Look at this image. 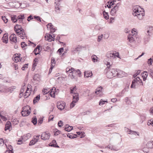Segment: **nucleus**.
I'll list each match as a JSON object with an SVG mask.
<instances>
[{"instance_id": "f257e3e1", "label": "nucleus", "mask_w": 153, "mask_h": 153, "mask_svg": "<svg viewBox=\"0 0 153 153\" xmlns=\"http://www.w3.org/2000/svg\"><path fill=\"white\" fill-rule=\"evenodd\" d=\"M133 15L134 16H137L138 18L140 20H142L144 16V13H141L140 11L139 10L138 6H135L133 8Z\"/></svg>"}, {"instance_id": "f03ea898", "label": "nucleus", "mask_w": 153, "mask_h": 153, "mask_svg": "<svg viewBox=\"0 0 153 153\" xmlns=\"http://www.w3.org/2000/svg\"><path fill=\"white\" fill-rule=\"evenodd\" d=\"M106 65L107 66V68L105 69V71H106V74L107 76L109 78H111L114 76L113 74H112V71H111L110 68H111V65L110 64V62H107Z\"/></svg>"}, {"instance_id": "7ed1b4c3", "label": "nucleus", "mask_w": 153, "mask_h": 153, "mask_svg": "<svg viewBox=\"0 0 153 153\" xmlns=\"http://www.w3.org/2000/svg\"><path fill=\"white\" fill-rule=\"evenodd\" d=\"M111 71H112V74L114 75V76L115 77L117 76L119 77H120L122 76V74L123 73V71H121L120 70L112 68L111 67V68H110Z\"/></svg>"}, {"instance_id": "20e7f679", "label": "nucleus", "mask_w": 153, "mask_h": 153, "mask_svg": "<svg viewBox=\"0 0 153 153\" xmlns=\"http://www.w3.org/2000/svg\"><path fill=\"white\" fill-rule=\"evenodd\" d=\"M30 108L27 106L23 107V110L21 111V113L23 116H26L28 115L30 113Z\"/></svg>"}, {"instance_id": "39448f33", "label": "nucleus", "mask_w": 153, "mask_h": 153, "mask_svg": "<svg viewBox=\"0 0 153 153\" xmlns=\"http://www.w3.org/2000/svg\"><path fill=\"white\" fill-rule=\"evenodd\" d=\"M138 85H143L142 81L140 78L139 77H137L132 81L131 86H135Z\"/></svg>"}, {"instance_id": "423d86ee", "label": "nucleus", "mask_w": 153, "mask_h": 153, "mask_svg": "<svg viewBox=\"0 0 153 153\" xmlns=\"http://www.w3.org/2000/svg\"><path fill=\"white\" fill-rule=\"evenodd\" d=\"M78 93H76L73 95V101L70 104V108H73L75 106V103L76 102L79 100Z\"/></svg>"}, {"instance_id": "0eeeda50", "label": "nucleus", "mask_w": 153, "mask_h": 153, "mask_svg": "<svg viewBox=\"0 0 153 153\" xmlns=\"http://www.w3.org/2000/svg\"><path fill=\"white\" fill-rule=\"evenodd\" d=\"M106 56L108 58H110L111 59H114L116 57L120 58L119 57V54L118 52L112 53L108 52L107 53Z\"/></svg>"}, {"instance_id": "6e6552de", "label": "nucleus", "mask_w": 153, "mask_h": 153, "mask_svg": "<svg viewBox=\"0 0 153 153\" xmlns=\"http://www.w3.org/2000/svg\"><path fill=\"white\" fill-rule=\"evenodd\" d=\"M13 91L11 87H0V93L10 92H12Z\"/></svg>"}, {"instance_id": "1a4fd4ad", "label": "nucleus", "mask_w": 153, "mask_h": 153, "mask_svg": "<svg viewBox=\"0 0 153 153\" xmlns=\"http://www.w3.org/2000/svg\"><path fill=\"white\" fill-rule=\"evenodd\" d=\"M82 49V47L81 46L78 45L76 46L75 48H73L71 50V53L73 54L77 52H79L81 51Z\"/></svg>"}, {"instance_id": "9d476101", "label": "nucleus", "mask_w": 153, "mask_h": 153, "mask_svg": "<svg viewBox=\"0 0 153 153\" xmlns=\"http://www.w3.org/2000/svg\"><path fill=\"white\" fill-rule=\"evenodd\" d=\"M103 88L102 87H98L96 89L95 93L99 96H101L102 95Z\"/></svg>"}, {"instance_id": "9b49d317", "label": "nucleus", "mask_w": 153, "mask_h": 153, "mask_svg": "<svg viewBox=\"0 0 153 153\" xmlns=\"http://www.w3.org/2000/svg\"><path fill=\"white\" fill-rule=\"evenodd\" d=\"M50 136L51 134L49 133H46L45 132L42 133L41 136V137L42 139L46 140L49 139Z\"/></svg>"}, {"instance_id": "f8f14e48", "label": "nucleus", "mask_w": 153, "mask_h": 153, "mask_svg": "<svg viewBox=\"0 0 153 153\" xmlns=\"http://www.w3.org/2000/svg\"><path fill=\"white\" fill-rule=\"evenodd\" d=\"M119 4H117L112 9L110 12L112 16H114L116 13V12L118 9Z\"/></svg>"}, {"instance_id": "ddd939ff", "label": "nucleus", "mask_w": 153, "mask_h": 153, "mask_svg": "<svg viewBox=\"0 0 153 153\" xmlns=\"http://www.w3.org/2000/svg\"><path fill=\"white\" fill-rule=\"evenodd\" d=\"M136 36L135 35H129L128 36V39L130 42H133L135 41V39L137 38Z\"/></svg>"}, {"instance_id": "4468645a", "label": "nucleus", "mask_w": 153, "mask_h": 153, "mask_svg": "<svg viewBox=\"0 0 153 153\" xmlns=\"http://www.w3.org/2000/svg\"><path fill=\"white\" fill-rule=\"evenodd\" d=\"M65 104L64 102H58L57 103V107L58 109L60 110L63 109L65 108Z\"/></svg>"}, {"instance_id": "2eb2a0df", "label": "nucleus", "mask_w": 153, "mask_h": 153, "mask_svg": "<svg viewBox=\"0 0 153 153\" xmlns=\"http://www.w3.org/2000/svg\"><path fill=\"white\" fill-rule=\"evenodd\" d=\"M9 38L10 41L15 43L17 42V38L15 34H12L10 36Z\"/></svg>"}, {"instance_id": "dca6fc26", "label": "nucleus", "mask_w": 153, "mask_h": 153, "mask_svg": "<svg viewBox=\"0 0 153 153\" xmlns=\"http://www.w3.org/2000/svg\"><path fill=\"white\" fill-rule=\"evenodd\" d=\"M23 29L22 28L21 25H16L14 27V30L17 34H19L20 33V31L21 30Z\"/></svg>"}, {"instance_id": "f3484780", "label": "nucleus", "mask_w": 153, "mask_h": 153, "mask_svg": "<svg viewBox=\"0 0 153 153\" xmlns=\"http://www.w3.org/2000/svg\"><path fill=\"white\" fill-rule=\"evenodd\" d=\"M18 35H20L19 36L22 39H25V37H26L24 30L23 29L21 30L20 31V33L19 34H17Z\"/></svg>"}, {"instance_id": "a211bd4d", "label": "nucleus", "mask_w": 153, "mask_h": 153, "mask_svg": "<svg viewBox=\"0 0 153 153\" xmlns=\"http://www.w3.org/2000/svg\"><path fill=\"white\" fill-rule=\"evenodd\" d=\"M18 20H19V22L20 23H23V20L24 19L25 16L24 14L23 15H20L17 17Z\"/></svg>"}, {"instance_id": "6ab92c4d", "label": "nucleus", "mask_w": 153, "mask_h": 153, "mask_svg": "<svg viewBox=\"0 0 153 153\" xmlns=\"http://www.w3.org/2000/svg\"><path fill=\"white\" fill-rule=\"evenodd\" d=\"M45 39L49 42H51L52 41H53L54 39V38H53L52 37V36L50 34H49L48 36L47 35V37L45 36Z\"/></svg>"}, {"instance_id": "aec40b11", "label": "nucleus", "mask_w": 153, "mask_h": 153, "mask_svg": "<svg viewBox=\"0 0 153 153\" xmlns=\"http://www.w3.org/2000/svg\"><path fill=\"white\" fill-rule=\"evenodd\" d=\"M84 73V76L88 78L89 77H91L92 75V72L90 71H85Z\"/></svg>"}, {"instance_id": "412c9836", "label": "nucleus", "mask_w": 153, "mask_h": 153, "mask_svg": "<svg viewBox=\"0 0 153 153\" xmlns=\"http://www.w3.org/2000/svg\"><path fill=\"white\" fill-rule=\"evenodd\" d=\"M2 40L3 42L7 44L8 42V35L7 34H4L3 37L2 38Z\"/></svg>"}, {"instance_id": "4be33fe9", "label": "nucleus", "mask_w": 153, "mask_h": 153, "mask_svg": "<svg viewBox=\"0 0 153 153\" xmlns=\"http://www.w3.org/2000/svg\"><path fill=\"white\" fill-rule=\"evenodd\" d=\"M56 88L55 87H53V88L51 89L50 90L49 94L51 96V97H54L55 95V91L56 90Z\"/></svg>"}, {"instance_id": "5701e85b", "label": "nucleus", "mask_w": 153, "mask_h": 153, "mask_svg": "<svg viewBox=\"0 0 153 153\" xmlns=\"http://www.w3.org/2000/svg\"><path fill=\"white\" fill-rule=\"evenodd\" d=\"M31 136V134L30 133H27L26 135H24L23 136H22V139H24V141H25L26 140H27L30 138Z\"/></svg>"}, {"instance_id": "b1692460", "label": "nucleus", "mask_w": 153, "mask_h": 153, "mask_svg": "<svg viewBox=\"0 0 153 153\" xmlns=\"http://www.w3.org/2000/svg\"><path fill=\"white\" fill-rule=\"evenodd\" d=\"M147 35L149 36H151L152 35L153 27H149V29H147Z\"/></svg>"}, {"instance_id": "393cba45", "label": "nucleus", "mask_w": 153, "mask_h": 153, "mask_svg": "<svg viewBox=\"0 0 153 153\" xmlns=\"http://www.w3.org/2000/svg\"><path fill=\"white\" fill-rule=\"evenodd\" d=\"M38 139L35 138V137H34L33 139L30 141L29 143V145L32 146L35 144L38 141Z\"/></svg>"}, {"instance_id": "a878e982", "label": "nucleus", "mask_w": 153, "mask_h": 153, "mask_svg": "<svg viewBox=\"0 0 153 153\" xmlns=\"http://www.w3.org/2000/svg\"><path fill=\"white\" fill-rule=\"evenodd\" d=\"M60 5V3L57 2L55 6V10L57 13H59L60 11V8L59 7Z\"/></svg>"}, {"instance_id": "bb28decb", "label": "nucleus", "mask_w": 153, "mask_h": 153, "mask_svg": "<svg viewBox=\"0 0 153 153\" xmlns=\"http://www.w3.org/2000/svg\"><path fill=\"white\" fill-rule=\"evenodd\" d=\"M11 126V125L10 122L9 121H7V122L5 125V130H7L9 129L10 127Z\"/></svg>"}, {"instance_id": "cd10ccee", "label": "nucleus", "mask_w": 153, "mask_h": 153, "mask_svg": "<svg viewBox=\"0 0 153 153\" xmlns=\"http://www.w3.org/2000/svg\"><path fill=\"white\" fill-rule=\"evenodd\" d=\"M129 87H126L125 88L121 91V94H120L119 96H123V94H124L126 91H127Z\"/></svg>"}, {"instance_id": "c85d7f7f", "label": "nucleus", "mask_w": 153, "mask_h": 153, "mask_svg": "<svg viewBox=\"0 0 153 153\" xmlns=\"http://www.w3.org/2000/svg\"><path fill=\"white\" fill-rule=\"evenodd\" d=\"M40 75L38 74H36L33 76V80L34 81H39L40 79Z\"/></svg>"}, {"instance_id": "c756f323", "label": "nucleus", "mask_w": 153, "mask_h": 153, "mask_svg": "<svg viewBox=\"0 0 153 153\" xmlns=\"http://www.w3.org/2000/svg\"><path fill=\"white\" fill-rule=\"evenodd\" d=\"M51 69H53L55 65V60L54 58H52L51 61Z\"/></svg>"}, {"instance_id": "7c9ffc66", "label": "nucleus", "mask_w": 153, "mask_h": 153, "mask_svg": "<svg viewBox=\"0 0 153 153\" xmlns=\"http://www.w3.org/2000/svg\"><path fill=\"white\" fill-rule=\"evenodd\" d=\"M66 127L65 128V130L67 131H70L71 130L73 129L72 126H69L68 125H66Z\"/></svg>"}, {"instance_id": "2f4dec72", "label": "nucleus", "mask_w": 153, "mask_h": 153, "mask_svg": "<svg viewBox=\"0 0 153 153\" xmlns=\"http://www.w3.org/2000/svg\"><path fill=\"white\" fill-rule=\"evenodd\" d=\"M153 142L149 141L146 144V146L149 148L152 149L153 147Z\"/></svg>"}, {"instance_id": "473e14b6", "label": "nucleus", "mask_w": 153, "mask_h": 153, "mask_svg": "<svg viewBox=\"0 0 153 153\" xmlns=\"http://www.w3.org/2000/svg\"><path fill=\"white\" fill-rule=\"evenodd\" d=\"M40 99V96L39 95H38L37 96L34 98L33 100V103L34 104L37 102V101H39Z\"/></svg>"}, {"instance_id": "72a5a7b5", "label": "nucleus", "mask_w": 153, "mask_h": 153, "mask_svg": "<svg viewBox=\"0 0 153 153\" xmlns=\"http://www.w3.org/2000/svg\"><path fill=\"white\" fill-rule=\"evenodd\" d=\"M75 69L72 68L71 69L69 68H67L66 69L67 73H72L73 72H74Z\"/></svg>"}, {"instance_id": "f704fd0d", "label": "nucleus", "mask_w": 153, "mask_h": 153, "mask_svg": "<svg viewBox=\"0 0 153 153\" xmlns=\"http://www.w3.org/2000/svg\"><path fill=\"white\" fill-rule=\"evenodd\" d=\"M92 60L94 62L98 61V57L95 55H93L91 57Z\"/></svg>"}, {"instance_id": "c9c22d12", "label": "nucleus", "mask_w": 153, "mask_h": 153, "mask_svg": "<svg viewBox=\"0 0 153 153\" xmlns=\"http://www.w3.org/2000/svg\"><path fill=\"white\" fill-rule=\"evenodd\" d=\"M103 16L105 19H108L109 16L108 13L105 12V10H104L103 11Z\"/></svg>"}, {"instance_id": "e433bc0d", "label": "nucleus", "mask_w": 153, "mask_h": 153, "mask_svg": "<svg viewBox=\"0 0 153 153\" xmlns=\"http://www.w3.org/2000/svg\"><path fill=\"white\" fill-rule=\"evenodd\" d=\"M17 17L16 15H14L11 17V20L13 22L15 23L17 21L18 19L17 18Z\"/></svg>"}, {"instance_id": "4c0bfd02", "label": "nucleus", "mask_w": 153, "mask_h": 153, "mask_svg": "<svg viewBox=\"0 0 153 153\" xmlns=\"http://www.w3.org/2000/svg\"><path fill=\"white\" fill-rule=\"evenodd\" d=\"M32 122L35 125L36 124L37 122V120L36 116H35L32 118Z\"/></svg>"}, {"instance_id": "58836bf2", "label": "nucleus", "mask_w": 153, "mask_h": 153, "mask_svg": "<svg viewBox=\"0 0 153 153\" xmlns=\"http://www.w3.org/2000/svg\"><path fill=\"white\" fill-rule=\"evenodd\" d=\"M147 75L148 74L147 72L145 71H144L143 73L142 74V76L144 81L146 80V78L147 77Z\"/></svg>"}, {"instance_id": "ea45409f", "label": "nucleus", "mask_w": 153, "mask_h": 153, "mask_svg": "<svg viewBox=\"0 0 153 153\" xmlns=\"http://www.w3.org/2000/svg\"><path fill=\"white\" fill-rule=\"evenodd\" d=\"M106 148H109V149H111V150H113L114 151H117L118 150V149H116V148H114V146H110V145H109L108 146H107V147H106Z\"/></svg>"}, {"instance_id": "a19ab883", "label": "nucleus", "mask_w": 153, "mask_h": 153, "mask_svg": "<svg viewBox=\"0 0 153 153\" xmlns=\"http://www.w3.org/2000/svg\"><path fill=\"white\" fill-rule=\"evenodd\" d=\"M105 102H108L107 100H103L101 99L100 101L99 104L100 105H102L105 104Z\"/></svg>"}, {"instance_id": "79ce46f5", "label": "nucleus", "mask_w": 153, "mask_h": 153, "mask_svg": "<svg viewBox=\"0 0 153 153\" xmlns=\"http://www.w3.org/2000/svg\"><path fill=\"white\" fill-rule=\"evenodd\" d=\"M129 134H133L135 135L136 136L137 134V135L139 136V134L137 133L136 131H132L131 130H130L129 131Z\"/></svg>"}, {"instance_id": "37998d69", "label": "nucleus", "mask_w": 153, "mask_h": 153, "mask_svg": "<svg viewBox=\"0 0 153 153\" xmlns=\"http://www.w3.org/2000/svg\"><path fill=\"white\" fill-rule=\"evenodd\" d=\"M34 18L37 21L39 22H41V18L40 17L38 16H33Z\"/></svg>"}, {"instance_id": "c03bdc74", "label": "nucleus", "mask_w": 153, "mask_h": 153, "mask_svg": "<svg viewBox=\"0 0 153 153\" xmlns=\"http://www.w3.org/2000/svg\"><path fill=\"white\" fill-rule=\"evenodd\" d=\"M76 87H74L73 88H70V90H71V93H74V94L75 93L74 92L76 90Z\"/></svg>"}, {"instance_id": "a18cd8bd", "label": "nucleus", "mask_w": 153, "mask_h": 153, "mask_svg": "<svg viewBox=\"0 0 153 153\" xmlns=\"http://www.w3.org/2000/svg\"><path fill=\"white\" fill-rule=\"evenodd\" d=\"M131 32L132 33V35H135L136 36L137 35V33L136 32V30L134 28L131 30Z\"/></svg>"}, {"instance_id": "49530a36", "label": "nucleus", "mask_w": 153, "mask_h": 153, "mask_svg": "<svg viewBox=\"0 0 153 153\" xmlns=\"http://www.w3.org/2000/svg\"><path fill=\"white\" fill-rule=\"evenodd\" d=\"M153 120L151 119L148 121L147 123V125L148 126H150V125H152V126H153Z\"/></svg>"}, {"instance_id": "de8ad7c7", "label": "nucleus", "mask_w": 153, "mask_h": 153, "mask_svg": "<svg viewBox=\"0 0 153 153\" xmlns=\"http://www.w3.org/2000/svg\"><path fill=\"white\" fill-rule=\"evenodd\" d=\"M47 28H48L49 27L50 28V29H53V28H55V27H53V25L51 23H49L47 25Z\"/></svg>"}, {"instance_id": "09e8293b", "label": "nucleus", "mask_w": 153, "mask_h": 153, "mask_svg": "<svg viewBox=\"0 0 153 153\" xmlns=\"http://www.w3.org/2000/svg\"><path fill=\"white\" fill-rule=\"evenodd\" d=\"M2 19L4 21V22L5 23H7L8 22V19H7L4 16H2Z\"/></svg>"}, {"instance_id": "8fccbe9b", "label": "nucleus", "mask_w": 153, "mask_h": 153, "mask_svg": "<svg viewBox=\"0 0 153 153\" xmlns=\"http://www.w3.org/2000/svg\"><path fill=\"white\" fill-rule=\"evenodd\" d=\"M43 121V118H40L38 120V125L39 126L42 123Z\"/></svg>"}, {"instance_id": "3c124183", "label": "nucleus", "mask_w": 153, "mask_h": 153, "mask_svg": "<svg viewBox=\"0 0 153 153\" xmlns=\"http://www.w3.org/2000/svg\"><path fill=\"white\" fill-rule=\"evenodd\" d=\"M147 63L150 66L152 65V58H150L149 59H148V61H147Z\"/></svg>"}, {"instance_id": "603ef678", "label": "nucleus", "mask_w": 153, "mask_h": 153, "mask_svg": "<svg viewBox=\"0 0 153 153\" xmlns=\"http://www.w3.org/2000/svg\"><path fill=\"white\" fill-rule=\"evenodd\" d=\"M28 64H25L23 67H22V70H24L25 68H28Z\"/></svg>"}, {"instance_id": "864d4df0", "label": "nucleus", "mask_w": 153, "mask_h": 153, "mask_svg": "<svg viewBox=\"0 0 153 153\" xmlns=\"http://www.w3.org/2000/svg\"><path fill=\"white\" fill-rule=\"evenodd\" d=\"M140 72V70H138L137 71V72L136 73V74L134 75L133 76L135 78V77L138 75L139 74Z\"/></svg>"}, {"instance_id": "5fc2aeb1", "label": "nucleus", "mask_w": 153, "mask_h": 153, "mask_svg": "<svg viewBox=\"0 0 153 153\" xmlns=\"http://www.w3.org/2000/svg\"><path fill=\"white\" fill-rule=\"evenodd\" d=\"M42 91L43 92L44 94H45L47 93L50 92V91H48L47 89H45L44 90H43Z\"/></svg>"}, {"instance_id": "6e6d98bb", "label": "nucleus", "mask_w": 153, "mask_h": 153, "mask_svg": "<svg viewBox=\"0 0 153 153\" xmlns=\"http://www.w3.org/2000/svg\"><path fill=\"white\" fill-rule=\"evenodd\" d=\"M10 148L11 149V150H7L6 151L5 153H13V151H12V150H13L11 148L12 147L11 146H10Z\"/></svg>"}, {"instance_id": "4d7b16f0", "label": "nucleus", "mask_w": 153, "mask_h": 153, "mask_svg": "<svg viewBox=\"0 0 153 153\" xmlns=\"http://www.w3.org/2000/svg\"><path fill=\"white\" fill-rule=\"evenodd\" d=\"M33 19V17L32 16V15H30L27 17V21L28 22H30V20L32 19Z\"/></svg>"}, {"instance_id": "13d9d810", "label": "nucleus", "mask_w": 153, "mask_h": 153, "mask_svg": "<svg viewBox=\"0 0 153 153\" xmlns=\"http://www.w3.org/2000/svg\"><path fill=\"white\" fill-rule=\"evenodd\" d=\"M75 71V72L77 73L79 76L80 77V75L81 74V72L79 70L77 69L76 70H75L74 71Z\"/></svg>"}, {"instance_id": "bf43d9fd", "label": "nucleus", "mask_w": 153, "mask_h": 153, "mask_svg": "<svg viewBox=\"0 0 153 153\" xmlns=\"http://www.w3.org/2000/svg\"><path fill=\"white\" fill-rule=\"evenodd\" d=\"M63 123L61 120L59 121L58 122V125L59 126L61 127L62 126Z\"/></svg>"}, {"instance_id": "052dcab7", "label": "nucleus", "mask_w": 153, "mask_h": 153, "mask_svg": "<svg viewBox=\"0 0 153 153\" xmlns=\"http://www.w3.org/2000/svg\"><path fill=\"white\" fill-rule=\"evenodd\" d=\"M22 140H24V139H22V138L20 139L19 140H18V144L19 145L21 144L22 143Z\"/></svg>"}, {"instance_id": "680f3d73", "label": "nucleus", "mask_w": 153, "mask_h": 153, "mask_svg": "<svg viewBox=\"0 0 153 153\" xmlns=\"http://www.w3.org/2000/svg\"><path fill=\"white\" fill-rule=\"evenodd\" d=\"M37 59L35 58V59L34 60L33 65V67H35L36 66L37 64L36 63V60Z\"/></svg>"}, {"instance_id": "e2e57ef3", "label": "nucleus", "mask_w": 153, "mask_h": 153, "mask_svg": "<svg viewBox=\"0 0 153 153\" xmlns=\"http://www.w3.org/2000/svg\"><path fill=\"white\" fill-rule=\"evenodd\" d=\"M63 48H61L58 49V52L60 53H61L62 52H63Z\"/></svg>"}, {"instance_id": "0e129e2a", "label": "nucleus", "mask_w": 153, "mask_h": 153, "mask_svg": "<svg viewBox=\"0 0 153 153\" xmlns=\"http://www.w3.org/2000/svg\"><path fill=\"white\" fill-rule=\"evenodd\" d=\"M102 34L101 35V36H98V39H97V41L98 42H99L101 41V40L102 38Z\"/></svg>"}, {"instance_id": "69168bd1", "label": "nucleus", "mask_w": 153, "mask_h": 153, "mask_svg": "<svg viewBox=\"0 0 153 153\" xmlns=\"http://www.w3.org/2000/svg\"><path fill=\"white\" fill-rule=\"evenodd\" d=\"M60 131L59 130H57L54 132V135H57L60 133Z\"/></svg>"}, {"instance_id": "338daca9", "label": "nucleus", "mask_w": 153, "mask_h": 153, "mask_svg": "<svg viewBox=\"0 0 153 153\" xmlns=\"http://www.w3.org/2000/svg\"><path fill=\"white\" fill-rule=\"evenodd\" d=\"M21 47L22 48H24V47H25V46H27V45H26V44H25V43L24 42H22L21 43Z\"/></svg>"}, {"instance_id": "774afa93", "label": "nucleus", "mask_w": 153, "mask_h": 153, "mask_svg": "<svg viewBox=\"0 0 153 153\" xmlns=\"http://www.w3.org/2000/svg\"><path fill=\"white\" fill-rule=\"evenodd\" d=\"M51 146H53V147H56L57 148L59 147V146H58V145L56 143V144L53 143L51 145Z\"/></svg>"}]
</instances>
